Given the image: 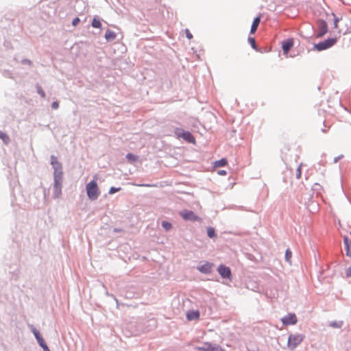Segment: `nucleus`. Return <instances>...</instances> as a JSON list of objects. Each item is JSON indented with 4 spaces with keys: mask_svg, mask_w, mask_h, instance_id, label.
Instances as JSON below:
<instances>
[{
    "mask_svg": "<svg viewBox=\"0 0 351 351\" xmlns=\"http://www.w3.org/2000/svg\"><path fill=\"white\" fill-rule=\"evenodd\" d=\"M51 163L54 169V186L56 190L60 191L62 177V165L58 162L57 158L55 156H51Z\"/></svg>",
    "mask_w": 351,
    "mask_h": 351,
    "instance_id": "nucleus-1",
    "label": "nucleus"
},
{
    "mask_svg": "<svg viewBox=\"0 0 351 351\" xmlns=\"http://www.w3.org/2000/svg\"><path fill=\"white\" fill-rule=\"evenodd\" d=\"M97 176H94V180L86 185V193L90 200H95L100 195V191L97 183Z\"/></svg>",
    "mask_w": 351,
    "mask_h": 351,
    "instance_id": "nucleus-2",
    "label": "nucleus"
},
{
    "mask_svg": "<svg viewBox=\"0 0 351 351\" xmlns=\"http://www.w3.org/2000/svg\"><path fill=\"white\" fill-rule=\"evenodd\" d=\"M305 336L302 334H291L288 338L287 348L290 350H293L304 339Z\"/></svg>",
    "mask_w": 351,
    "mask_h": 351,
    "instance_id": "nucleus-3",
    "label": "nucleus"
},
{
    "mask_svg": "<svg viewBox=\"0 0 351 351\" xmlns=\"http://www.w3.org/2000/svg\"><path fill=\"white\" fill-rule=\"evenodd\" d=\"M336 43H337V38H328V39L324 40L323 42H321L318 44L315 45L314 48L317 51H323V50H326V49L331 47Z\"/></svg>",
    "mask_w": 351,
    "mask_h": 351,
    "instance_id": "nucleus-4",
    "label": "nucleus"
},
{
    "mask_svg": "<svg viewBox=\"0 0 351 351\" xmlns=\"http://www.w3.org/2000/svg\"><path fill=\"white\" fill-rule=\"evenodd\" d=\"M176 134L178 137L182 138L184 140H185L186 142L195 144V138L194 136L191 134V132L188 131H184L182 130L178 129L176 131Z\"/></svg>",
    "mask_w": 351,
    "mask_h": 351,
    "instance_id": "nucleus-5",
    "label": "nucleus"
},
{
    "mask_svg": "<svg viewBox=\"0 0 351 351\" xmlns=\"http://www.w3.org/2000/svg\"><path fill=\"white\" fill-rule=\"evenodd\" d=\"M297 322L298 319L295 313H289L282 318V322L285 326L294 325Z\"/></svg>",
    "mask_w": 351,
    "mask_h": 351,
    "instance_id": "nucleus-6",
    "label": "nucleus"
},
{
    "mask_svg": "<svg viewBox=\"0 0 351 351\" xmlns=\"http://www.w3.org/2000/svg\"><path fill=\"white\" fill-rule=\"evenodd\" d=\"M180 215L184 220L188 221H201V218L197 216L193 211L186 210L180 213Z\"/></svg>",
    "mask_w": 351,
    "mask_h": 351,
    "instance_id": "nucleus-7",
    "label": "nucleus"
},
{
    "mask_svg": "<svg viewBox=\"0 0 351 351\" xmlns=\"http://www.w3.org/2000/svg\"><path fill=\"white\" fill-rule=\"evenodd\" d=\"M218 272L222 278H229L231 276L230 268L223 265L218 267Z\"/></svg>",
    "mask_w": 351,
    "mask_h": 351,
    "instance_id": "nucleus-8",
    "label": "nucleus"
},
{
    "mask_svg": "<svg viewBox=\"0 0 351 351\" xmlns=\"http://www.w3.org/2000/svg\"><path fill=\"white\" fill-rule=\"evenodd\" d=\"M214 265L213 263L206 262L204 264L197 267V269L204 274H209L211 272Z\"/></svg>",
    "mask_w": 351,
    "mask_h": 351,
    "instance_id": "nucleus-9",
    "label": "nucleus"
},
{
    "mask_svg": "<svg viewBox=\"0 0 351 351\" xmlns=\"http://www.w3.org/2000/svg\"><path fill=\"white\" fill-rule=\"evenodd\" d=\"M343 240L346 245V254L351 256V232L348 235L344 236Z\"/></svg>",
    "mask_w": 351,
    "mask_h": 351,
    "instance_id": "nucleus-10",
    "label": "nucleus"
},
{
    "mask_svg": "<svg viewBox=\"0 0 351 351\" xmlns=\"http://www.w3.org/2000/svg\"><path fill=\"white\" fill-rule=\"evenodd\" d=\"M328 31L327 23L324 21L319 22V32L317 34L318 37L323 36Z\"/></svg>",
    "mask_w": 351,
    "mask_h": 351,
    "instance_id": "nucleus-11",
    "label": "nucleus"
},
{
    "mask_svg": "<svg viewBox=\"0 0 351 351\" xmlns=\"http://www.w3.org/2000/svg\"><path fill=\"white\" fill-rule=\"evenodd\" d=\"M293 45V39H287L285 40L282 43V50L285 54L287 55L290 49Z\"/></svg>",
    "mask_w": 351,
    "mask_h": 351,
    "instance_id": "nucleus-12",
    "label": "nucleus"
},
{
    "mask_svg": "<svg viewBox=\"0 0 351 351\" xmlns=\"http://www.w3.org/2000/svg\"><path fill=\"white\" fill-rule=\"evenodd\" d=\"M187 319L197 320L199 318V312L198 311H191L186 313Z\"/></svg>",
    "mask_w": 351,
    "mask_h": 351,
    "instance_id": "nucleus-13",
    "label": "nucleus"
},
{
    "mask_svg": "<svg viewBox=\"0 0 351 351\" xmlns=\"http://www.w3.org/2000/svg\"><path fill=\"white\" fill-rule=\"evenodd\" d=\"M260 21H261L260 16H258L254 19L252 27H251V29H250L251 34H254L256 32V31L258 28V26L260 23Z\"/></svg>",
    "mask_w": 351,
    "mask_h": 351,
    "instance_id": "nucleus-14",
    "label": "nucleus"
},
{
    "mask_svg": "<svg viewBox=\"0 0 351 351\" xmlns=\"http://www.w3.org/2000/svg\"><path fill=\"white\" fill-rule=\"evenodd\" d=\"M214 345L210 343H205L203 347H197L195 349L198 351H211L213 349Z\"/></svg>",
    "mask_w": 351,
    "mask_h": 351,
    "instance_id": "nucleus-15",
    "label": "nucleus"
},
{
    "mask_svg": "<svg viewBox=\"0 0 351 351\" xmlns=\"http://www.w3.org/2000/svg\"><path fill=\"white\" fill-rule=\"evenodd\" d=\"M116 36H117L116 34L110 29H108L105 34V38L108 41H111V40H114L116 38Z\"/></svg>",
    "mask_w": 351,
    "mask_h": 351,
    "instance_id": "nucleus-16",
    "label": "nucleus"
},
{
    "mask_svg": "<svg viewBox=\"0 0 351 351\" xmlns=\"http://www.w3.org/2000/svg\"><path fill=\"white\" fill-rule=\"evenodd\" d=\"M33 332L35 335V337H36L37 340H38V342L39 343V345L42 347V348H44V340L42 339V337L40 336V334L38 332H37L35 329L33 330Z\"/></svg>",
    "mask_w": 351,
    "mask_h": 351,
    "instance_id": "nucleus-17",
    "label": "nucleus"
},
{
    "mask_svg": "<svg viewBox=\"0 0 351 351\" xmlns=\"http://www.w3.org/2000/svg\"><path fill=\"white\" fill-rule=\"evenodd\" d=\"M228 161L226 158H222L221 160H219L215 162V167H224L227 165Z\"/></svg>",
    "mask_w": 351,
    "mask_h": 351,
    "instance_id": "nucleus-18",
    "label": "nucleus"
},
{
    "mask_svg": "<svg viewBox=\"0 0 351 351\" xmlns=\"http://www.w3.org/2000/svg\"><path fill=\"white\" fill-rule=\"evenodd\" d=\"M126 158L130 161V162H135L136 160H138V156H136L133 154H131V153H129L126 155Z\"/></svg>",
    "mask_w": 351,
    "mask_h": 351,
    "instance_id": "nucleus-19",
    "label": "nucleus"
},
{
    "mask_svg": "<svg viewBox=\"0 0 351 351\" xmlns=\"http://www.w3.org/2000/svg\"><path fill=\"white\" fill-rule=\"evenodd\" d=\"M92 26L95 28H100L101 27V23L99 19L94 18L92 21Z\"/></svg>",
    "mask_w": 351,
    "mask_h": 351,
    "instance_id": "nucleus-20",
    "label": "nucleus"
},
{
    "mask_svg": "<svg viewBox=\"0 0 351 351\" xmlns=\"http://www.w3.org/2000/svg\"><path fill=\"white\" fill-rule=\"evenodd\" d=\"M0 138L2 139L3 141L4 142V143H5V144H8L10 141L9 136L6 134H5L1 131H0Z\"/></svg>",
    "mask_w": 351,
    "mask_h": 351,
    "instance_id": "nucleus-21",
    "label": "nucleus"
},
{
    "mask_svg": "<svg viewBox=\"0 0 351 351\" xmlns=\"http://www.w3.org/2000/svg\"><path fill=\"white\" fill-rule=\"evenodd\" d=\"M207 234L210 238H213L216 237L215 229L211 227L208 228Z\"/></svg>",
    "mask_w": 351,
    "mask_h": 351,
    "instance_id": "nucleus-22",
    "label": "nucleus"
},
{
    "mask_svg": "<svg viewBox=\"0 0 351 351\" xmlns=\"http://www.w3.org/2000/svg\"><path fill=\"white\" fill-rule=\"evenodd\" d=\"M162 228L166 230H169L172 227V225L171 223L168 222V221H163L162 222Z\"/></svg>",
    "mask_w": 351,
    "mask_h": 351,
    "instance_id": "nucleus-23",
    "label": "nucleus"
},
{
    "mask_svg": "<svg viewBox=\"0 0 351 351\" xmlns=\"http://www.w3.org/2000/svg\"><path fill=\"white\" fill-rule=\"evenodd\" d=\"M302 164H300L297 170H296V178L298 179H300L301 178V174H302Z\"/></svg>",
    "mask_w": 351,
    "mask_h": 351,
    "instance_id": "nucleus-24",
    "label": "nucleus"
},
{
    "mask_svg": "<svg viewBox=\"0 0 351 351\" xmlns=\"http://www.w3.org/2000/svg\"><path fill=\"white\" fill-rule=\"evenodd\" d=\"M292 253L289 249L286 250L285 253V259L287 261L289 262L291 258Z\"/></svg>",
    "mask_w": 351,
    "mask_h": 351,
    "instance_id": "nucleus-25",
    "label": "nucleus"
},
{
    "mask_svg": "<svg viewBox=\"0 0 351 351\" xmlns=\"http://www.w3.org/2000/svg\"><path fill=\"white\" fill-rule=\"evenodd\" d=\"M333 16H334V27L335 29H337L338 28V23L341 20V19L337 17L335 14H333Z\"/></svg>",
    "mask_w": 351,
    "mask_h": 351,
    "instance_id": "nucleus-26",
    "label": "nucleus"
},
{
    "mask_svg": "<svg viewBox=\"0 0 351 351\" xmlns=\"http://www.w3.org/2000/svg\"><path fill=\"white\" fill-rule=\"evenodd\" d=\"M211 351H226L219 345H214L213 349Z\"/></svg>",
    "mask_w": 351,
    "mask_h": 351,
    "instance_id": "nucleus-27",
    "label": "nucleus"
},
{
    "mask_svg": "<svg viewBox=\"0 0 351 351\" xmlns=\"http://www.w3.org/2000/svg\"><path fill=\"white\" fill-rule=\"evenodd\" d=\"M248 40H249L250 43L251 44L252 47L254 49H256V45L255 39L254 38H249Z\"/></svg>",
    "mask_w": 351,
    "mask_h": 351,
    "instance_id": "nucleus-28",
    "label": "nucleus"
},
{
    "mask_svg": "<svg viewBox=\"0 0 351 351\" xmlns=\"http://www.w3.org/2000/svg\"><path fill=\"white\" fill-rule=\"evenodd\" d=\"M120 188L111 187L109 191L110 194H113L120 191Z\"/></svg>",
    "mask_w": 351,
    "mask_h": 351,
    "instance_id": "nucleus-29",
    "label": "nucleus"
},
{
    "mask_svg": "<svg viewBox=\"0 0 351 351\" xmlns=\"http://www.w3.org/2000/svg\"><path fill=\"white\" fill-rule=\"evenodd\" d=\"M80 19L76 17L73 20L72 24L73 26H76L80 23Z\"/></svg>",
    "mask_w": 351,
    "mask_h": 351,
    "instance_id": "nucleus-30",
    "label": "nucleus"
},
{
    "mask_svg": "<svg viewBox=\"0 0 351 351\" xmlns=\"http://www.w3.org/2000/svg\"><path fill=\"white\" fill-rule=\"evenodd\" d=\"M185 32H186V37H187L189 40H191V39L193 38V35H192V34L190 32V31H189V29H186Z\"/></svg>",
    "mask_w": 351,
    "mask_h": 351,
    "instance_id": "nucleus-31",
    "label": "nucleus"
},
{
    "mask_svg": "<svg viewBox=\"0 0 351 351\" xmlns=\"http://www.w3.org/2000/svg\"><path fill=\"white\" fill-rule=\"evenodd\" d=\"M346 275L347 277H351V265L346 270Z\"/></svg>",
    "mask_w": 351,
    "mask_h": 351,
    "instance_id": "nucleus-32",
    "label": "nucleus"
},
{
    "mask_svg": "<svg viewBox=\"0 0 351 351\" xmlns=\"http://www.w3.org/2000/svg\"><path fill=\"white\" fill-rule=\"evenodd\" d=\"M58 106H59V104H58V101H54V102H53V104H52V108H53V109H57V108H58Z\"/></svg>",
    "mask_w": 351,
    "mask_h": 351,
    "instance_id": "nucleus-33",
    "label": "nucleus"
},
{
    "mask_svg": "<svg viewBox=\"0 0 351 351\" xmlns=\"http://www.w3.org/2000/svg\"><path fill=\"white\" fill-rule=\"evenodd\" d=\"M138 186H139L152 187V186H155L156 185H154V184H138Z\"/></svg>",
    "mask_w": 351,
    "mask_h": 351,
    "instance_id": "nucleus-34",
    "label": "nucleus"
},
{
    "mask_svg": "<svg viewBox=\"0 0 351 351\" xmlns=\"http://www.w3.org/2000/svg\"><path fill=\"white\" fill-rule=\"evenodd\" d=\"M218 173L221 176H225L226 175V171L225 170H221L219 171Z\"/></svg>",
    "mask_w": 351,
    "mask_h": 351,
    "instance_id": "nucleus-35",
    "label": "nucleus"
},
{
    "mask_svg": "<svg viewBox=\"0 0 351 351\" xmlns=\"http://www.w3.org/2000/svg\"><path fill=\"white\" fill-rule=\"evenodd\" d=\"M45 351H50L47 346H45Z\"/></svg>",
    "mask_w": 351,
    "mask_h": 351,
    "instance_id": "nucleus-36",
    "label": "nucleus"
}]
</instances>
